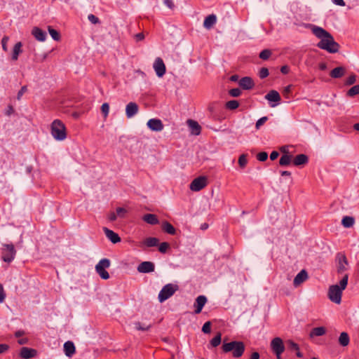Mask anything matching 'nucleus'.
I'll return each mask as SVG.
<instances>
[{"mask_svg": "<svg viewBox=\"0 0 359 359\" xmlns=\"http://www.w3.org/2000/svg\"><path fill=\"white\" fill-rule=\"evenodd\" d=\"M267 120L268 118L266 116H263L260 118L256 123V128L259 129L260 126H262Z\"/></svg>", "mask_w": 359, "mask_h": 359, "instance_id": "864d4df0", "label": "nucleus"}, {"mask_svg": "<svg viewBox=\"0 0 359 359\" xmlns=\"http://www.w3.org/2000/svg\"><path fill=\"white\" fill-rule=\"evenodd\" d=\"M355 81H356V76L355 74H351L347 78V79L345 82V84L346 86H351V85L353 84L354 83H355Z\"/></svg>", "mask_w": 359, "mask_h": 359, "instance_id": "a18cd8bd", "label": "nucleus"}, {"mask_svg": "<svg viewBox=\"0 0 359 359\" xmlns=\"http://www.w3.org/2000/svg\"><path fill=\"white\" fill-rule=\"evenodd\" d=\"M6 294L3 285L0 283V304L3 303L6 299Z\"/></svg>", "mask_w": 359, "mask_h": 359, "instance_id": "603ef678", "label": "nucleus"}, {"mask_svg": "<svg viewBox=\"0 0 359 359\" xmlns=\"http://www.w3.org/2000/svg\"><path fill=\"white\" fill-rule=\"evenodd\" d=\"M338 341L341 346H347L350 342V338L348 333L346 332H342L339 335Z\"/></svg>", "mask_w": 359, "mask_h": 359, "instance_id": "c85d7f7f", "label": "nucleus"}, {"mask_svg": "<svg viewBox=\"0 0 359 359\" xmlns=\"http://www.w3.org/2000/svg\"><path fill=\"white\" fill-rule=\"evenodd\" d=\"M222 341V334L220 332H218L217 335L212 338L210 341V344L213 347L218 346Z\"/></svg>", "mask_w": 359, "mask_h": 359, "instance_id": "c9c22d12", "label": "nucleus"}, {"mask_svg": "<svg viewBox=\"0 0 359 359\" xmlns=\"http://www.w3.org/2000/svg\"><path fill=\"white\" fill-rule=\"evenodd\" d=\"M337 273H343L348 269V262L345 255L341 253H338L337 255Z\"/></svg>", "mask_w": 359, "mask_h": 359, "instance_id": "1a4fd4ad", "label": "nucleus"}, {"mask_svg": "<svg viewBox=\"0 0 359 359\" xmlns=\"http://www.w3.org/2000/svg\"><path fill=\"white\" fill-rule=\"evenodd\" d=\"M289 71H290V68L287 65H284V66L281 67V68H280V72L283 74H287L289 72Z\"/></svg>", "mask_w": 359, "mask_h": 359, "instance_id": "0e129e2a", "label": "nucleus"}, {"mask_svg": "<svg viewBox=\"0 0 359 359\" xmlns=\"http://www.w3.org/2000/svg\"><path fill=\"white\" fill-rule=\"evenodd\" d=\"M142 219L147 224L154 225L159 223L157 216L154 214H146L143 216Z\"/></svg>", "mask_w": 359, "mask_h": 359, "instance_id": "393cba45", "label": "nucleus"}, {"mask_svg": "<svg viewBox=\"0 0 359 359\" xmlns=\"http://www.w3.org/2000/svg\"><path fill=\"white\" fill-rule=\"evenodd\" d=\"M155 265L151 262H142L140 263L137 268L138 272L142 273H147L154 271Z\"/></svg>", "mask_w": 359, "mask_h": 359, "instance_id": "f8f14e48", "label": "nucleus"}, {"mask_svg": "<svg viewBox=\"0 0 359 359\" xmlns=\"http://www.w3.org/2000/svg\"><path fill=\"white\" fill-rule=\"evenodd\" d=\"M135 327L137 330H142V331L149 330V328L151 327L150 325H142L140 322L135 323Z\"/></svg>", "mask_w": 359, "mask_h": 359, "instance_id": "37998d69", "label": "nucleus"}, {"mask_svg": "<svg viewBox=\"0 0 359 359\" xmlns=\"http://www.w3.org/2000/svg\"><path fill=\"white\" fill-rule=\"evenodd\" d=\"M8 40H9V38L6 36H4L1 40L2 48L4 51L8 50L7 43H8Z\"/></svg>", "mask_w": 359, "mask_h": 359, "instance_id": "5fc2aeb1", "label": "nucleus"}, {"mask_svg": "<svg viewBox=\"0 0 359 359\" xmlns=\"http://www.w3.org/2000/svg\"><path fill=\"white\" fill-rule=\"evenodd\" d=\"M292 87V85H288L286 87H285V88L283 90L284 95L287 96L291 92Z\"/></svg>", "mask_w": 359, "mask_h": 359, "instance_id": "052dcab7", "label": "nucleus"}, {"mask_svg": "<svg viewBox=\"0 0 359 359\" xmlns=\"http://www.w3.org/2000/svg\"><path fill=\"white\" fill-rule=\"evenodd\" d=\"M178 289L179 287L176 284L168 283L164 285L158 293V299L159 302L162 303L171 297Z\"/></svg>", "mask_w": 359, "mask_h": 359, "instance_id": "39448f33", "label": "nucleus"}, {"mask_svg": "<svg viewBox=\"0 0 359 359\" xmlns=\"http://www.w3.org/2000/svg\"><path fill=\"white\" fill-rule=\"evenodd\" d=\"M247 163H248V160H247L246 155H245V154L241 155L239 158H238V164H239V165L242 168H243L245 167Z\"/></svg>", "mask_w": 359, "mask_h": 359, "instance_id": "ea45409f", "label": "nucleus"}, {"mask_svg": "<svg viewBox=\"0 0 359 359\" xmlns=\"http://www.w3.org/2000/svg\"><path fill=\"white\" fill-rule=\"evenodd\" d=\"M270 346L272 351L276 355L277 359H282L281 354L285 351L283 339L280 337L273 338L271 341Z\"/></svg>", "mask_w": 359, "mask_h": 359, "instance_id": "0eeeda50", "label": "nucleus"}, {"mask_svg": "<svg viewBox=\"0 0 359 359\" xmlns=\"http://www.w3.org/2000/svg\"><path fill=\"white\" fill-rule=\"evenodd\" d=\"M291 158L292 156L288 154H284L283 155L280 160H279V164L281 166H286L290 164L291 162Z\"/></svg>", "mask_w": 359, "mask_h": 359, "instance_id": "473e14b6", "label": "nucleus"}, {"mask_svg": "<svg viewBox=\"0 0 359 359\" xmlns=\"http://www.w3.org/2000/svg\"><path fill=\"white\" fill-rule=\"evenodd\" d=\"M311 31L316 37L320 39L317 43L318 48L330 53H335L339 50V44L334 41L333 36L327 31L316 25H312Z\"/></svg>", "mask_w": 359, "mask_h": 359, "instance_id": "f257e3e1", "label": "nucleus"}, {"mask_svg": "<svg viewBox=\"0 0 359 359\" xmlns=\"http://www.w3.org/2000/svg\"><path fill=\"white\" fill-rule=\"evenodd\" d=\"M48 32L50 34V35L51 36V37L53 38V39H54L55 41H59L60 40V34L59 32L53 29L51 27H48Z\"/></svg>", "mask_w": 359, "mask_h": 359, "instance_id": "4c0bfd02", "label": "nucleus"}, {"mask_svg": "<svg viewBox=\"0 0 359 359\" xmlns=\"http://www.w3.org/2000/svg\"><path fill=\"white\" fill-rule=\"evenodd\" d=\"M326 333V330L324 327H317L311 330L309 336L311 338L314 337H320Z\"/></svg>", "mask_w": 359, "mask_h": 359, "instance_id": "cd10ccee", "label": "nucleus"}, {"mask_svg": "<svg viewBox=\"0 0 359 359\" xmlns=\"http://www.w3.org/2000/svg\"><path fill=\"white\" fill-rule=\"evenodd\" d=\"M265 99L269 102H278L280 100V96L278 91L272 90L265 95Z\"/></svg>", "mask_w": 359, "mask_h": 359, "instance_id": "5701e85b", "label": "nucleus"}, {"mask_svg": "<svg viewBox=\"0 0 359 359\" xmlns=\"http://www.w3.org/2000/svg\"><path fill=\"white\" fill-rule=\"evenodd\" d=\"M22 43L18 42L13 47V54H12V60H17L18 58L19 54L22 52L21 50Z\"/></svg>", "mask_w": 359, "mask_h": 359, "instance_id": "7c9ffc66", "label": "nucleus"}, {"mask_svg": "<svg viewBox=\"0 0 359 359\" xmlns=\"http://www.w3.org/2000/svg\"><path fill=\"white\" fill-rule=\"evenodd\" d=\"M308 279V273L305 269H302L297 275L294 277L293 280V285L295 287L299 286L300 284L304 283Z\"/></svg>", "mask_w": 359, "mask_h": 359, "instance_id": "a211bd4d", "label": "nucleus"}, {"mask_svg": "<svg viewBox=\"0 0 359 359\" xmlns=\"http://www.w3.org/2000/svg\"><path fill=\"white\" fill-rule=\"evenodd\" d=\"M153 67L158 77H162L165 73V65L161 57H157L154 63Z\"/></svg>", "mask_w": 359, "mask_h": 359, "instance_id": "9b49d317", "label": "nucleus"}, {"mask_svg": "<svg viewBox=\"0 0 359 359\" xmlns=\"http://www.w3.org/2000/svg\"><path fill=\"white\" fill-rule=\"evenodd\" d=\"M241 94V90L236 88H232L229 90V95L232 97H238Z\"/></svg>", "mask_w": 359, "mask_h": 359, "instance_id": "3c124183", "label": "nucleus"}, {"mask_svg": "<svg viewBox=\"0 0 359 359\" xmlns=\"http://www.w3.org/2000/svg\"><path fill=\"white\" fill-rule=\"evenodd\" d=\"M308 162V157L305 154H299L293 160V163L296 166L306 164Z\"/></svg>", "mask_w": 359, "mask_h": 359, "instance_id": "bb28decb", "label": "nucleus"}, {"mask_svg": "<svg viewBox=\"0 0 359 359\" xmlns=\"http://www.w3.org/2000/svg\"><path fill=\"white\" fill-rule=\"evenodd\" d=\"M158 239L154 237H149L145 239L144 244L147 247H154L158 244Z\"/></svg>", "mask_w": 359, "mask_h": 359, "instance_id": "72a5a7b5", "label": "nucleus"}, {"mask_svg": "<svg viewBox=\"0 0 359 359\" xmlns=\"http://www.w3.org/2000/svg\"><path fill=\"white\" fill-rule=\"evenodd\" d=\"M210 326H211V323L210 321L205 323L202 327V331L205 334L210 333L211 331Z\"/></svg>", "mask_w": 359, "mask_h": 359, "instance_id": "09e8293b", "label": "nucleus"}, {"mask_svg": "<svg viewBox=\"0 0 359 359\" xmlns=\"http://www.w3.org/2000/svg\"><path fill=\"white\" fill-rule=\"evenodd\" d=\"M269 70L266 67H262L260 69L259 72V76L261 79H264L269 76Z\"/></svg>", "mask_w": 359, "mask_h": 359, "instance_id": "49530a36", "label": "nucleus"}, {"mask_svg": "<svg viewBox=\"0 0 359 359\" xmlns=\"http://www.w3.org/2000/svg\"><path fill=\"white\" fill-rule=\"evenodd\" d=\"M88 20L93 24H97L99 22V19L93 14H90L88 16Z\"/></svg>", "mask_w": 359, "mask_h": 359, "instance_id": "6e6d98bb", "label": "nucleus"}, {"mask_svg": "<svg viewBox=\"0 0 359 359\" xmlns=\"http://www.w3.org/2000/svg\"><path fill=\"white\" fill-rule=\"evenodd\" d=\"M64 351L66 356L72 358L76 351V348L74 343L71 341H66L64 344Z\"/></svg>", "mask_w": 359, "mask_h": 359, "instance_id": "412c9836", "label": "nucleus"}, {"mask_svg": "<svg viewBox=\"0 0 359 359\" xmlns=\"http://www.w3.org/2000/svg\"><path fill=\"white\" fill-rule=\"evenodd\" d=\"M101 111L104 118H107L109 111V105L108 103H103L101 106Z\"/></svg>", "mask_w": 359, "mask_h": 359, "instance_id": "a19ab883", "label": "nucleus"}, {"mask_svg": "<svg viewBox=\"0 0 359 359\" xmlns=\"http://www.w3.org/2000/svg\"><path fill=\"white\" fill-rule=\"evenodd\" d=\"M355 219L353 217L345 216L341 220L342 225L346 228L352 227L354 224Z\"/></svg>", "mask_w": 359, "mask_h": 359, "instance_id": "c756f323", "label": "nucleus"}, {"mask_svg": "<svg viewBox=\"0 0 359 359\" xmlns=\"http://www.w3.org/2000/svg\"><path fill=\"white\" fill-rule=\"evenodd\" d=\"M287 344L288 345V348L292 351H298L299 349V345L292 340L287 341Z\"/></svg>", "mask_w": 359, "mask_h": 359, "instance_id": "79ce46f5", "label": "nucleus"}, {"mask_svg": "<svg viewBox=\"0 0 359 359\" xmlns=\"http://www.w3.org/2000/svg\"><path fill=\"white\" fill-rule=\"evenodd\" d=\"M345 74V69L343 67H337L330 72V76L334 79L342 77Z\"/></svg>", "mask_w": 359, "mask_h": 359, "instance_id": "a878e982", "label": "nucleus"}, {"mask_svg": "<svg viewBox=\"0 0 359 359\" xmlns=\"http://www.w3.org/2000/svg\"><path fill=\"white\" fill-rule=\"evenodd\" d=\"M259 353L258 352H253L250 359H259Z\"/></svg>", "mask_w": 359, "mask_h": 359, "instance_id": "774afa93", "label": "nucleus"}, {"mask_svg": "<svg viewBox=\"0 0 359 359\" xmlns=\"http://www.w3.org/2000/svg\"><path fill=\"white\" fill-rule=\"evenodd\" d=\"M163 230L170 235H174L176 233V230L174 226L169 222H165L162 225Z\"/></svg>", "mask_w": 359, "mask_h": 359, "instance_id": "2f4dec72", "label": "nucleus"}, {"mask_svg": "<svg viewBox=\"0 0 359 359\" xmlns=\"http://www.w3.org/2000/svg\"><path fill=\"white\" fill-rule=\"evenodd\" d=\"M116 210L117 217H119L121 218L125 217L126 214L127 213V210L124 208L118 207L116 208Z\"/></svg>", "mask_w": 359, "mask_h": 359, "instance_id": "c03bdc74", "label": "nucleus"}, {"mask_svg": "<svg viewBox=\"0 0 359 359\" xmlns=\"http://www.w3.org/2000/svg\"><path fill=\"white\" fill-rule=\"evenodd\" d=\"M19 355L23 359H29L35 357L37 355V351L34 348L22 347L20 351Z\"/></svg>", "mask_w": 359, "mask_h": 359, "instance_id": "4468645a", "label": "nucleus"}, {"mask_svg": "<svg viewBox=\"0 0 359 359\" xmlns=\"http://www.w3.org/2000/svg\"><path fill=\"white\" fill-rule=\"evenodd\" d=\"M169 244L166 242L161 243L159 245L158 250L161 253H165L169 248Z\"/></svg>", "mask_w": 359, "mask_h": 359, "instance_id": "8fccbe9b", "label": "nucleus"}, {"mask_svg": "<svg viewBox=\"0 0 359 359\" xmlns=\"http://www.w3.org/2000/svg\"><path fill=\"white\" fill-rule=\"evenodd\" d=\"M207 184V180L205 177H198L194 179L190 184V189L194 191H199Z\"/></svg>", "mask_w": 359, "mask_h": 359, "instance_id": "9d476101", "label": "nucleus"}, {"mask_svg": "<svg viewBox=\"0 0 359 359\" xmlns=\"http://www.w3.org/2000/svg\"><path fill=\"white\" fill-rule=\"evenodd\" d=\"M32 34L39 41H44L46 39V32L38 27H34L32 29Z\"/></svg>", "mask_w": 359, "mask_h": 359, "instance_id": "6ab92c4d", "label": "nucleus"}, {"mask_svg": "<svg viewBox=\"0 0 359 359\" xmlns=\"http://www.w3.org/2000/svg\"><path fill=\"white\" fill-rule=\"evenodd\" d=\"M207 302V298L204 295H200L196 299L194 307L196 308L194 312L196 314H198L201 312L203 306Z\"/></svg>", "mask_w": 359, "mask_h": 359, "instance_id": "dca6fc26", "label": "nucleus"}, {"mask_svg": "<svg viewBox=\"0 0 359 359\" xmlns=\"http://www.w3.org/2000/svg\"><path fill=\"white\" fill-rule=\"evenodd\" d=\"M279 156V153L276 151H273L270 154V158L271 161L276 160Z\"/></svg>", "mask_w": 359, "mask_h": 359, "instance_id": "680f3d73", "label": "nucleus"}, {"mask_svg": "<svg viewBox=\"0 0 359 359\" xmlns=\"http://www.w3.org/2000/svg\"><path fill=\"white\" fill-rule=\"evenodd\" d=\"M217 22V17L214 14L209 15L205 18L203 26L208 29H210L212 27V26L216 23Z\"/></svg>", "mask_w": 359, "mask_h": 359, "instance_id": "b1692460", "label": "nucleus"}, {"mask_svg": "<svg viewBox=\"0 0 359 359\" xmlns=\"http://www.w3.org/2000/svg\"><path fill=\"white\" fill-rule=\"evenodd\" d=\"M9 349V346L6 344H0V354L7 351Z\"/></svg>", "mask_w": 359, "mask_h": 359, "instance_id": "13d9d810", "label": "nucleus"}, {"mask_svg": "<svg viewBox=\"0 0 359 359\" xmlns=\"http://www.w3.org/2000/svg\"><path fill=\"white\" fill-rule=\"evenodd\" d=\"M139 107L137 103L130 102L126 107V115L127 118H130L137 114Z\"/></svg>", "mask_w": 359, "mask_h": 359, "instance_id": "2eb2a0df", "label": "nucleus"}, {"mask_svg": "<svg viewBox=\"0 0 359 359\" xmlns=\"http://www.w3.org/2000/svg\"><path fill=\"white\" fill-rule=\"evenodd\" d=\"M268 158V154L265 151H262L257 154V158L259 161H265Z\"/></svg>", "mask_w": 359, "mask_h": 359, "instance_id": "de8ad7c7", "label": "nucleus"}, {"mask_svg": "<svg viewBox=\"0 0 359 359\" xmlns=\"http://www.w3.org/2000/svg\"><path fill=\"white\" fill-rule=\"evenodd\" d=\"M51 135L55 140L62 141L67 137L66 127L59 119L54 120L51 123Z\"/></svg>", "mask_w": 359, "mask_h": 359, "instance_id": "20e7f679", "label": "nucleus"}, {"mask_svg": "<svg viewBox=\"0 0 359 359\" xmlns=\"http://www.w3.org/2000/svg\"><path fill=\"white\" fill-rule=\"evenodd\" d=\"M238 83H239V86L245 90L252 89L255 85L252 79L248 76L243 77L239 81Z\"/></svg>", "mask_w": 359, "mask_h": 359, "instance_id": "4be33fe9", "label": "nucleus"}, {"mask_svg": "<svg viewBox=\"0 0 359 359\" xmlns=\"http://www.w3.org/2000/svg\"><path fill=\"white\" fill-rule=\"evenodd\" d=\"M239 102L237 100H230L226 103V107L228 109L233 110L238 107Z\"/></svg>", "mask_w": 359, "mask_h": 359, "instance_id": "e433bc0d", "label": "nucleus"}, {"mask_svg": "<svg viewBox=\"0 0 359 359\" xmlns=\"http://www.w3.org/2000/svg\"><path fill=\"white\" fill-rule=\"evenodd\" d=\"M16 254L14 245L13 244H5L2 248V259L7 263L11 262Z\"/></svg>", "mask_w": 359, "mask_h": 359, "instance_id": "6e6552de", "label": "nucleus"}, {"mask_svg": "<svg viewBox=\"0 0 359 359\" xmlns=\"http://www.w3.org/2000/svg\"><path fill=\"white\" fill-rule=\"evenodd\" d=\"M348 275L344 274L342 279L339 282V285H332L328 289L327 296L329 299L337 304L341 302L342 292L347 286Z\"/></svg>", "mask_w": 359, "mask_h": 359, "instance_id": "f03ea898", "label": "nucleus"}, {"mask_svg": "<svg viewBox=\"0 0 359 359\" xmlns=\"http://www.w3.org/2000/svg\"><path fill=\"white\" fill-rule=\"evenodd\" d=\"M332 1L337 6H345V2L344 0H332Z\"/></svg>", "mask_w": 359, "mask_h": 359, "instance_id": "69168bd1", "label": "nucleus"}, {"mask_svg": "<svg viewBox=\"0 0 359 359\" xmlns=\"http://www.w3.org/2000/svg\"><path fill=\"white\" fill-rule=\"evenodd\" d=\"M147 126L151 130L155 132H160L163 129V124L158 118L149 119L147 123Z\"/></svg>", "mask_w": 359, "mask_h": 359, "instance_id": "ddd939ff", "label": "nucleus"}, {"mask_svg": "<svg viewBox=\"0 0 359 359\" xmlns=\"http://www.w3.org/2000/svg\"><path fill=\"white\" fill-rule=\"evenodd\" d=\"M271 55V51L269 49H264L259 53V57L262 60H267Z\"/></svg>", "mask_w": 359, "mask_h": 359, "instance_id": "58836bf2", "label": "nucleus"}, {"mask_svg": "<svg viewBox=\"0 0 359 359\" xmlns=\"http://www.w3.org/2000/svg\"><path fill=\"white\" fill-rule=\"evenodd\" d=\"M117 219V215L116 212H111L108 215V219L110 222H114Z\"/></svg>", "mask_w": 359, "mask_h": 359, "instance_id": "bf43d9fd", "label": "nucleus"}, {"mask_svg": "<svg viewBox=\"0 0 359 359\" xmlns=\"http://www.w3.org/2000/svg\"><path fill=\"white\" fill-rule=\"evenodd\" d=\"M187 124L191 130V133L194 135H198L201 131V127L198 123L194 120H187Z\"/></svg>", "mask_w": 359, "mask_h": 359, "instance_id": "aec40b11", "label": "nucleus"}, {"mask_svg": "<svg viewBox=\"0 0 359 359\" xmlns=\"http://www.w3.org/2000/svg\"><path fill=\"white\" fill-rule=\"evenodd\" d=\"M222 348L224 353L231 352L233 357L237 358L243 355L245 346L241 341H232L228 343L224 341Z\"/></svg>", "mask_w": 359, "mask_h": 359, "instance_id": "7ed1b4c3", "label": "nucleus"}, {"mask_svg": "<svg viewBox=\"0 0 359 359\" xmlns=\"http://www.w3.org/2000/svg\"><path fill=\"white\" fill-rule=\"evenodd\" d=\"M103 231L105 233L107 238L112 243H117L121 241V238L118 235V233H115L112 230L109 229L107 227H103Z\"/></svg>", "mask_w": 359, "mask_h": 359, "instance_id": "f3484780", "label": "nucleus"}, {"mask_svg": "<svg viewBox=\"0 0 359 359\" xmlns=\"http://www.w3.org/2000/svg\"><path fill=\"white\" fill-rule=\"evenodd\" d=\"M357 95H359V85H355L351 87L346 93V95L351 97H353Z\"/></svg>", "mask_w": 359, "mask_h": 359, "instance_id": "f704fd0d", "label": "nucleus"}, {"mask_svg": "<svg viewBox=\"0 0 359 359\" xmlns=\"http://www.w3.org/2000/svg\"><path fill=\"white\" fill-rule=\"evenodd\" d=\"M27 90V87L26 86H24L21 88V89L18 91L17 95V99L20 100L21 97L25 93H26Z\"/></svg>", "mask_w": 359, "mask_h": 359, "instance_id": "4d7b16f0", "label": "nucleus"}, {"mask_svg": "<svg viewBox=\"0 0 359 359\" xmlns=\"http://www.w3.org/2000/svg\"><path fill=\"white\" fill-rule=\"evenodd\" d=\"M164 4L169 8H172L174 7V4L171 0H164Z\"/></svg>", "mask_w": 359, "mask_h": 359, "instance_id": "338daca9", "label": "nucleus"}, {"mask_svg": "<svg viewBox=\"0 0 359 359\" xmlns=\"http://www.w3.org/2000/svg\"><path fill=\"white\" fill-rule=\"evenodd\" d=\"M110 260L107 258H103L95 266V271L99 276L104 280L109 278V273L105 270L110 266Z\"/></svg>", "mask_w": 359, "mask_h": 359, "instance_id": "423d86ee", "label": "nucleus"}, {"mask_svg": "<svg viewBox=\"0 0 359 359\" xmlns=\"http://www.w3.org/2000/svg\"><path fill=\"white\" fill-rule=\"evenodd\" d=\"M135 38L136 39L137 41H142L144 39V35L143 33H138L137 34L135 35Z\"/></svg>", "mask_w": 359, "mask_h": 359, "instance_id": "e2e57ef3", "label": "nucleus"}]
</instances>
